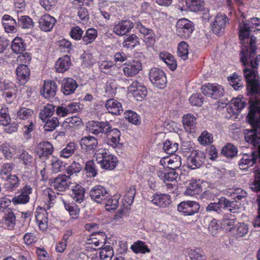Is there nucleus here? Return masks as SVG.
I'll return each instance as SVG.
<instances>
[{"label":"nucleus","mask_w":260,"mask_h":260,"mask_svg":"<svg viewBox=\"0 0 260 260\" xmlns=\"http://www.w3.org/2000/svg\"><path fill=\"white\" fill-rule=\"evenodd\" d=\"M54 147L51 143L44 141L39 143L36 149V152L39 157L48 158L53 151Z\"/></svg>","instance_id":"6ab92c4d"},{"label":"nucleus","mask_w":260,"mask_h":260,"mask_svg":"<svg viewBox=\"0 0 260 260\" xmlns=\"http://www.w3.org/2000/svg\"><path fill=\"white\" fill-rule=\"evenodd\" d=\"M55 111V107L52 105L48 104L44 107L39 114L40 118L45 121L48 117H51Z\"/></svg>","instance_id":"de8ad7c7"},{"label":"nucleus","mask_w":260,"mask_h":260,"mask_svg":"<svg viewBox=\"0 0 260 260\" xmlns=\"http://www.w3.org/2000/svg\"><path fill=\"white\" fill-rule=\"evenodd\" d=\"M205 160L206 155L203 151H192L187 158L188 167L191 169L199 168L204 164Z\"/></svg>","instance_id":"f8f14e48"},{"label":"nucleus","mask_w":260,"mask_h":260,"mask_svg":"<svg viewBox=\"0 0 260 260\" xmlns=\"http://www.w3.org/2000/svg\"><path fill=\"white\" fill-rule=\"evenodd\" d=\"M86 127L88 130H110L111 127L108 122H97L95 121H90L87 123Z\"/></svg>","instance_id":"e433bc0d"},{"label":"nucleus","mask_w":260,"mask_h":260,"mask_svg":"<svg viewBox=\"0 0 260 260\" xmlns=\"http://www.w3.org/2000/svg\"><path fill=\"white\" fill-rule=\"evenodd\" d=\"M135 194L136 189L134 186L129 187L124 196V200L128 205L133 203Z\"/></svg>","instance_id":"69168bd1"},{"label":"nucleus","mask_w":260,"mask_h":260,"mask_svg":"<svg viewBox=\"0 0 260 260\" xmlns=\"http://www.w3.org/2000/svg\"><path fill=\"white\" fill-rule=\"evenodd\" d=\"M202 191L201 186L195 181H191L188 183L184 194L188 196H193L199 194Z\"/></svg>","instance_id":"a19ab883"},{"label":"nucleus","mask_w":260,"mask_h":260,"mask_svg":"<svg viewBox=\"0 0 260 260\" xmlns=\"http://www.w3.org/2000/svg\"><path fill=\"white\" fill-rule=\"evenodd\" d=\"M85 169L89 176L94 177L96 176L97 170L95 164L93 161L90 160L86 161Z\"/></svg>","instance_id":"e2e57ef3"},{"label":"nucleus","mask_w":260,"mask_h":260,"mask_svg":"<svg viewBox=\"0 0 260 260\" xmlns=\"http://www.w3.org/2000/svg\"><path fill=\"white\" fill-rule=\"evenodd\" d=\"M56 19L52 16L46 14L42 16L39 20V27L42 30L50 31L53 27Z\"/></svg>","instance_id":"393cba45"},{"label":"nucleus","mask_w":260,"mask_h":260,"mask_svg":"<svg viewBox=\"0 0 260 260\" xmlns=\"http://www.w3.org/2000/svg\"><path fill=\"white\" fill-rule=\"evenodd\" d=\"M149 79L151 83L159 88H163L167 83V78L164 72L160 69L153 68L149 72Z\"/></svg>","instance_id":"6e6552de"},{"label":"nucleus","mask_w":260,"mask_h":260,"mask_svg":"<svg viewBox=\"0 0 260 260\" xmlns=\"http://www.w3.org/2000/svg\"><path fill=\"white\" fill-rule=\"evenodd\" d=\"M177 54L183 60L188 58V45L185 42L182 41L178 44Z\"/></svg>","instance_id":"864d4df0"},{"label":"nucleus","mask_w":260,"mask_h":260,"mask_svg":"<svg viewBox=\"0 0 260 260\" xmlns=\"http://www.w3.org/2000/svg\"><path fill=\"white\" fill-rule=\"evenodd\" d=\"M249 31L250 27L246 25L244 26V30L240 33V37H243L240 60L243 65L250 67L248 68L249 70L256 71L258 62L260 61V54L255 57L256 49V38L251 36L248 42L247 37L249 35Z\"/></svg>","instance_id":"f257e3e1"},{"label":"nucleus","mask_w":260,"mask_h":260,"mask_svg":"<svg viewBox=\"0 0 260 260\" xmlns=\"http://www.w3.org/2000/svg\"><path fill=\"white\" fill-rule=\"evenodd\" d=\"M19 152L20 154L18 155V158L23 161L24 165H30L33 161L32 156L25 150H19Z\"/></svg>","instance_id":"6e6d98bb"},{"label":"nucleus","mask_w":260,"mask_h":260,"mask_svg":"<svg viewBox=\"0 0 260 260\" xmlns=\"http://www.w3.org/2000/svg\"><path fill=\"white\" fill-rule=\"evenodd\" d=\"M134 25L130 20H124L115 25L113 28V31L119 36H123L129 32L133 28Z\"/></svg>","instance_id":"412c9836"},{"label":"nucleus","mask_w":260,"mask_h":260,"mask_svg":"<svg viewBox=\"0 0 260 260\" xmlns=\"http://www.w3.org/2000/svg\"><path fill=\"white\" fill-rule=\"evenodd\" d=\"M188 9L192 12L202 11L204 8V0H185Z\"/></svg>","instance_id":"4c0bfd02"},{"label":"nucleus","mask_w":260,"mask_h":260,"mask_svg":"<svg viewBox=\"0 0 260 260\" xmlns=\"http://www.w3.org/2000/svg\"><path fill=\"white\" fill-rule=\"evenodd\" d=\"M69 176L59 175L57 177L50 180L52 187L57 191H64L68 189L72 183L69 181Z\"/></svg>","instance_id":"ddd939ff"},{"label":"nucleus","mask_w":260,"mask_h":260,"mask_svg":"<svg viewBox=\"0 0 260 260\" xmlns=\"http://www.w3.org/2000/svg\"><path fill=\"white\" fill-rule=\"evenodd\" d=\"M247 83L246 89L249 95L260 96V77L257 71H251L246 68L243 70ZM255 100V99H254Z\"/></svg>","instance_id":"7ed1b4c3"},{"label":"nucleus","mask_w":260,"mask_h":260,"mask_svg":"<svg viewBox=\"0 0 260 260\" xmlns=\"http://www.w3.org/2000/svg\"><path fill=\"white\" fill-rule=\"evenodd\" d=\"M14 169V164L12 163L4 164L0 169V178L1 180L6 179L8 177L11 175V172Z\"/></svg>","instance_id":"a18cd8bd"},{"label":"nucleus","mask_w":260,"mask_h":260,"mask_svg":"<svg viewBox=\"0 0 260 260\" xmlns=\"http://www.w3.org/2000/svg\"><path fill=\"white\" fill-rule=\"evenodd\" d=\"M228 206V201L225 198H221L217 203H211L206 208L207 211H218L221 208H225Z\"/></svg>","instance_id":"58836bf2"},{"label":"nucleus","mask_w":260,"mask_h":260,"mask_svg":"<svg viewBox=\"0 0 260 260\" xmlns=\"http://www.w3.org/2000/svg\"><path fill=\"white\" fill-rule=\"evenodd\" d=\"M163 148L167 153L172 154L178 150V144L176 143H173L171 141L167 140L164 143Z\"/></svg>","instance_id":"13d9d810"},{"label":"nucleus","mask_w":260,"mask_h":260,"mask_svg":"<svg viewBox=\"0 0 260 260\" xmlns=\"http://www.w3.org/2000/svg\"><path fill=\"white\" fill-rule=\"evenodd\" d=\"M157 175L165 183H168L167 182H175L178 177V174L175 171H171L167 173L162 171H157Z\"/></svg>","instance_id":"c9c22d12"},{"label":"nucleus","mask_w":260,"mask_h":260,"mask_svg":"<svg viewBox=\"0 0 260 260\" xmlns=\"http://www.w3.org/2000/svg\"><path fill=\"white\" fill-rule=\"evenodd\" d=\"M16 72L17 80L20 84L24 85L29 78L30 70L29 68L26 65L21 64L17 68Z\"/></svg>","instance_id":"c756f323"},{"label":"nucleus","mask_w":260,"mask_h":260,"mask_svg":"<svg viewBox=\"0 0 260 260\" xmlns=\"http://www.w3.org/2000/svg\"><path fill=\"white\" fill-rule=\"evenodd\" d=\"M80 144L82 150L94 152L98 145V141L92 136L84 137L80 140Z\"/></svg>","instance_id":"cd10ccee"},{"label":"nucleus","mask_w":260,"mask_h":260,"mask_svg":"<svg viewBox=\"0 0 260 260\" xmlns=\"http://www.w3.org/2000/svg\"><path fill=\"white\" fill-rule=\"evenodd\" d=\"M89 196L94 202L102 204L110 197V194L105 187L102 185L94 186L90 190Z\"/></svg>","instance_id":"9b49d317"},{"label":"nucleus","mask_w":260,"mask_h":260,"mask_svg":"<svg viewBox=\"0 0 260 260\" xmlns=\"http://www.w3.org/2000/svg\"><path fill=\"white\" fill-rule=\"evenodd\" d=\"M177 34L182 38H188L194 30L193 23L187 19H181L178 21Z\"/></svg>","instance_id":"1a4fd4ad"},{"label":"nucleus","mask_w":260,"mask_h":260,"mask_svg":"<svg viewBox=\"0 0 260 260\" xmlns=\"http://www.w3.org/2000/svg\"><path fill=\"white\" fill-rule=\"evenodd\" d=\"M139 45V39L135 34L126 36L122 43V46L126 48H134Z\"/></svg>","instance_id":"ea45409f"},{"label":"nucleus","mask_w":260,"mask_h":260,"mask_svg":"<svg viewBox=\"0 0 260 260\" xmlns=\"http://www.w3.org/2000/svg\"><path fill=\"white\" fill-rule=\"evenodd\" d=\"M32 188L29 185H25L19 190V194L15 196L12 199L14 205L24 204L27 203L30 199L29 195L32 193Z\"/></svg>","instance_id":"dca6fc26"},{"label":"nucleus","mask_w":260,"mask_h":260,"mask_svg":"<svg viewBox=\"0 0 260 260\" xmlns=\"http://www.w3.org/2000/svg\"><path fill=\"white\" fill-rule=\"evenodd\" d=\"M57 87V84L54 81H44L43 87L41 90V95L49 100L52 99L56 94Z\"/></svg>","instance_id":"a211bd4d"},{"label":"nucleus","mask_w":260,"mask_h":260,"mask_svg":"<svg viewBox=\"0 0 260 260\" xmlns=\"http://www.w3.org/2000/svg\"><path fill=\"white\" fill-rule=\"evenodd\" d=\"M99 68L102 72L113 76H116L119 73V68L112 61H102L99 63Z\"/></svg>","instance_id":"b1692460"},{"label":"nucleus","mask_w":260,"mask_h":260,"mask_svg":"<svg viewBox=\"0 0 260 260\" xmlns=\"http://www.w3.org/2000/svg\"><path fill=\"white\" fill-rule=\"evenodd\" d=\"M198 140L201 145H210L213 142V135L208 133V131H203L198 137Z\"/></svg>","instance_id":"09e8293b"},{"label":"nucleus","mask_w":260,"mask_h":260,"mask_svg":"<svg viewBox=\"0 0 260 260\" xmlns=\"http://www.w3.org/2000/svg\"><path fill=\"white\" fill-rule=\"evenodd\" d=\"M34 111L32 110L25 107H21L17 112V117L21 119H28V125L25 124L24 128H27V130H32L34 127V123L30 119L32 118Z\"/></svg>","instance_id":"c85d7f7f"},{"label":"nucleus","mask_w":260,"mask_h":260,"mask_svg":"<svg viewBox=\"0 0 260 260\" xmlns=\"http://www.w3.org/2000/svg\"><path fill=\"white\" fill-rule=\"evenodd\" d=\"M3 226L12 230L16 224V217L14 213L10 209H6L5 215L2 219Z\"/></svg>","instance_id":"bb28decb"},{"label":"nucleus","mask_w":260,"mask_h":260,"mask_svg":"<svg viewBox=\"0 0 260 260\" xmlns=\"http://www.w3.org/2000/svg\"><path fill=\"white\" fill-rule=\"evenodd\" d=\"M237 215L229 213V232L231 236L236 239L244 237L248 232L247 224L237 221Z\"/></svg>","instance_id":"20e7f679"},{"label":"nucleus","mask_w":260,"mask_h":260,"mask_svg":"<svg viewBox=\"0 0 260 260\" xmlns=\"http://www.w3.org/2000/svg\"><path fill=\"white\" fill-rule=\"evenodd\" d=\"M159 57L173 71L176 69V61L174 60L173 56L171 54L167 52L161 53Z\"/></svg>","instance_id":"c03bdc74"},{"label":"nucleus","mask_w":260,"mask_h":260,"mask_svg":"<svg viewBox=\"0 0 260 260\" xmlns=\"http://www.w3.org/2000/svg\"><path fill=\"white\" fill-rule=\"evenodd\" d=\"M105 106L108 112L113 114L119 115L123 111L121 104L113 99H109Z\"/></svg>","instance_id":"473e14b6"},{"label":"nucleus","mask_w":260,"mask_h":260,"mask_svg":"<svg viewBox=\"0 0 260 260\" xmlns=\"http://www.w3.org/2000/svg\"><path fill=\"white\" fill-rule=\"evenodd\" d=\"M196 118L191 114H187L183 116L182 123L185 129L189 128L190 129L194 128Z\"/></svg>","instance_id":"bf43d9fd"},{"label":"nucleus","mask_w":260,"mask_h":260,"mask_svg":"<svg viewBox=\"0 0 260 260\" xmlns=\"http://www.w3.org/2000/svg\"><path fill=\"white\" fill-rule=\"evenodd\" d=\"M107 210L111 211L116 210L118 207V200L114 197L108 198L104 203Z\"/></svg>","instance_id":"5fc2aeb1"},{"label":"nucleus","mask_w":260,"mask_h":260,"mask_svg":"<svg viewBox=\"0 0 260 260\" xmlns=\"http://www.w3.org/2000/svg\"><path fill=\"white\" fill-rule=\"evenodd\" d=\"M124 117L131 122L135 125L138 124L140 121L138 115L132 111H127L124 113Z\"/></svg>","instance_id":"0e129e2a"},{"label":"nucleus","mask_w":260,"mask_h":260,"mask_svg":"<svg viewBox=\"0 0 260 260\" xmlns=\"http://www.w3.org/2000/svg\"><path fill=\"white\" fill-rule=\"evenodd\" d=\"M98 36L97 30L93 28L88 29L82 37V41L85 45L93 42Z\"/></svg>","instance_id":"37998d69"},{"label":"nucleus","mask_w":260,"mask_h":260,"mask_svg":"<svg viewBox=\"0 0 260 260\" xmlns=\"http://www.w3.org/2000/svg\"><path fill=\"white\" fill-rule=\"evenodd\" d=\"M168 167L172 170V171H175V169H178L181 166V158L178 156L170 157L168 160Z\"/></svg>","instance_id":"052dcab7"},{"label":"nucleus","mask_w":260,"mask_h":260,"mask_svg":"<svg viewBox=\"0 0 260 260\" xmlns=\"http://www.w3.org/2000/svg\"><path fill=\"white\" fill-rule=\"evenodd\" d=\"M98 164L101 165L102 168L112 170L114 169L118 163L117 158L112 154H109L105 149H100L96 150L94 155Z\"/></svg>","instance_id":"39448f33"},{"label":"nucleus","mask_w":260,"mask_h":260,"mask_svg":"<svg viewBox=\"0 0 260 260\" xmlns=\"http://www.w3.org/2000/svg\"><path fill=\"white\" fill-rule=\"evenodd\" d=\"M249 111L246 117L249 123L253 128L251 130H260V99L249 101ZM245 130H249L245 129Z\"/></svg>","instance_id":"0eeeda50"},{"label":"nucleus","mask_w":260,"mask_h":260,"mask_svg":"<svg viewBox=\"0 0 260 260\" xmlns=\"http://www.w3.org/2000/svg\"><path fill=\"white\" fill-rule=\"evenodd\" d=\"M226 16L225 14L218 13L211 24L212 32L216 35L221 36L224 32Z\"/></svg>","instance_id":"f3484780"},{"label":"nucleus","mask_w":260,"mask_h":260,"mask_svg":"<svg viewBox=\"0 0 260 260\" xmlns=\"http://www.w3.org/2000/svg\"><path fill=\"white\" fill-rule=\"evenodd\" d=\"M188 254L190 260H205L206 258L203 251L200 248L188 250Z\"/></svg>","instance_id":"8fccbe9b"},{"label":"nucleus","mask_w":260,"mask_h":260,"mask_svg":"<svg viewBox=\"0 0 260 260\" xmlns=\"http://www.w3.org/2000/svg\"><path fill=\"white\" fill-rule=\"evenodd\" d=\"M151 202L159 207L165 208L171 204L170 196L168 194H154L151 198Z\"/></svg>","instance_id":"5701e85b"},{"label":"nucleus","mask_w":260,"mask_h":260,"mask_svg":"<svg viewBox=\"0 0 260 260\" xmlns=\"http://www.w3.org/2000/svg\"><path fill=\"white\" fill-rule=\"evenodd\" d=\"M124 74L127 77H133L142 69V64L139 60H133L124 64Z\"/></svg>","instance_id":"aec40b11"},{"label":"nucleus","mask_w":260,"mask_h":260,"mask_svg":"<svg viewBox=\"0 0 260 260\" xmlns=\"http://www.w3.org/2000/svg\"><path fill=\"white\" fill-rule=\"evenodd\" d=\"M3 25L7 32H14L17 23L16 20L8 15H5L2 19Z\"/></svg>","instance_id":"f704fd0d"},{"label":"nucleus","mask_w":260,"mask_h":260,"mask_svg":"<svg viewBox=\"0 0 260 260\" xmlns=\"http://www.w3.org/2000/svg\"><path fill=\"white\" fill-rule=\"evenodd\" d=\"M128 89L133 93L137 101H141L146 97L147 94L146 87L138 80L133 81L128 87Z\"/></svg>","instance_id":"2eb2a0df"},{"label":"nucleus","mask_w":260,"mask_h":260,"mask_svg":"<svg viewBox=\"0 0 260 260\" xmlns=\"http://www.w3.org/2000/svg\"><path fill=\"white\" fill-rule=\"evenodd\" d=\"M71 196L75 202L81 203L84 199L85 189L79 184L72 186Z\"/></svg>","instance_id":"72a5a7b5"},{"label":"nucleus","mask_w":260,"mask_h":260,"mask_svg":"<svg viewBox=\"0 0 260 260\" xmlns=\"http://www.w3.org/2000/svg\"><path fill=\"white\" fill-rule=\"evenodd\" d=\"M82 167L79 164L76 163V161H74V162L69 166L66 172L68 175L69 177L73 175L74 174H76L79 173L82 169Z\"/></svg>","instance_id":"338daca9"},{"label":"nucleus","mask_w":260,"mask_h":260,"mask_svg":"<svg viewBox=\"0 0 260 260\" xmlns=\"http://www.w3.org/2000/svg\"><path fill=\"white\" fill-rule=\"evenodd\" d=\"M223 221H224V223L222 224L221 226L219 225L217 221L215 219H213L210 221L208 226V230L212 235H214L215 234L216 231L218 230L219 228H224L228 226V223L226 222V219H223Z\"/></svg>","instance_id":"4d7b16f0"},{"label":"nucleus","mask_w":260,"mask_h":260,"mask_svg":"<svg viewBox=\"0 0 260 260\" xmlns=\"http://www.w3.org/2000/svg\"><path fill=\"white\" fill-rule=\"evenodd\" d=\"M131 248L136 253H146L150 252V249L145 244L144 242L137 241L132 245Z\"/></svg>","instance_id":"79ce46f5"},{"label":"nucleus","mask_w":260,"mask_h":260,"mask_svg":"<svg viewBox=\"0 0 260 260\" xmlns=\"http://www.w3.org/2000/svg\"><path fill=\"white\" fill-rule=\"evenodd\" d=\"M246 192L241 188L235 186L229 187V211L233 214H239V201L246 197Z\"/></svg>","instance_id":"423d86ee"},{"label":"nucleus","mask_w":260,"mask_h":260,"mask_svg":"<svg viewBox=\"0 0 260 260\" xmlns=\"http://www.w3.org/2000/svg\"><path fill=\"white\" fill-rule=\"evenodd\" d=\"M18 24L23 28H29L33 26V22L29 17L21 16L18 19Z\"/></svg>","instance_id":"680f3d73"},{"label":"nucleus","mask_w":260,"mask_h":260,"mask_svg":"<svg viewBox=\"0 0 260 260\" xmlns=\"http://www.w3.org/2000/svg\"><path fill=\"white\" fill-rule=\"evenodd\" d=\"M200 208L199 204L194 201H183L178 205V210L184 215H192L198 212Z\"/></svg>","instance_id":"4468645a"},{"label":"nucleus","mask_w":260,"mask_h":260,"mask_svg":"<svg viewBox=\"0 0 260 260\" xmlns=\"http://www.w3.org/2000/svg\"><path fill=\"white\" fill-rule=\"evenodd\" d=\"M4 182V187L8 191H13L17 188L20 183V180L16 175H12L6 179L2 180Z\"/></svg>","instance_id":"7c9ffc66"},{"label":"nucleus","mask_w":260,"mask_h":260,"mask_svg":"<svg viewBox=\"0 0 260 260\" xmlns=\"http://www.w3.org/2000/svg\"><path fill=\"white\" fill-rule=\"evenodd\" d=\"M76 81L72 78H66L61 82V91L64 95L73 93L78 87Z\"/></svg>","instance_id":"a878e982"},{"label":"nucleus","mask_w":260,"mask_h":260,"mask_svg":"<svg viewBox=\"0 0 260 260\" xmlns=\"http://www.w3.org/2000/svg\"><path fill=\"white\" fill-rule=\"evenodd\" d=\"M202 92L206 96L217 99L223 95L224 89L217 84L208 83L201 87Z\"/></svg>","instance_id":"9d476101"},{"label":"nucleus","mask_w":260,"mask_h":260,"mask_svg":"<svg viewBox=\"0 0 260 260\" xmlns=\"http://www.w3.org/2000/svg\"><path fill=\"white\" fill-rule=\"evenodd\" d=\"M12 50L16 53L21 54L25 49V45L22 40L20 38H15L12 43Z\"/></svg>","instance_id":"49530a36"},{"label":"nucleus","mask_w":260,"mask_h":260,"mask_svg":"<svg viewBox=\"0 0 260 260\" xmlns=\"http://www.w3.org/2000/svg\"><path fill=\"white\" fill-rule=\"evenodd\" d=\"M71 65V59L69 56L66 55L60 57L55 63V69L58 73H63L67 71Z\"/></svg>","instance_id":"2f4dec72"},{"label":"nucleus","mask_w":260,"mask_h":260,"mask_svg":"<svg viewBox=\"0 0 260 260\" xmlns=\"http://www.w3.org/2000/svg\"><path fill=\"white\" fill-rule=\"evenodd\" d=\"M230 81V84L233 87L235 90H239L240 88H242L243 85L240 80L238 78V75L235 74L232 77L229 79Z\"/></svg>","instance_id":"774afa93"},{"label":"nucleus","mask_w":260,"mask_h":260,"mask_svg":"<svg viewBox=\"0 0 260 260\" xmlns=\"http://www.w3.org/2000/svg\"><path fill=\"white\" fill-rule=\"evenodd\" d=\"M257 131H248L245 135V140L252 145L254 150L243 155L239 163L242 170L247 169L248 166L252 167L257 162L260 163V133Z\"/></svg>","instance_id":"f03ea898"},{"label":"nucleus","mask_w":260,"mask_h":260,"mask_svg":"<svg viewBox=\"0 0 260 260\" xmlns=\"http://www.w3.org/2000/svg\"><path fill=\"white\" fill-rule=\"evenodd\" d=\"M75 150V143L74 142H70L68 143L66 147L60 152V156L66 158H69L74 152Z\"/></svg>","instance_id":"3c124183"},{"label":"nucleus","mask_w":260,"mask_h":260,"mask_svg":"<svg viewBox=\"0 0 260 260\" xmlns=\"http://www.w3.org/2000/svg\"><path fill=\"white\" fill-rule=\"evenodd\" d=\"M66 209L69 212L72 218L77 219L79 216V209L77 205L74 204L68 203L65 201H63Z\"/></svg>","instance_id":"603ef678"},{"label":"nucleus","mask_w":260,"mask_h":260,"mask_svg":"<svg viewBox=\"0 0 260 260\" xmlns=\"http://www.w3.org/2000/svg\"><path fill=\"white\" fill-rule=\"evenodd\" d=\"M245 103L242 102L239 98L233 99L230 103H229V114H231V117L236 118L240 111L245 107Z\"/></svg>","instance_id":"4be33fe9"}]
</instances>
